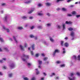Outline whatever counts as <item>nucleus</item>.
<instances>
[{
  "label": "nucleus",
  "mask_w": 80,
  "mask_h": 80,
  "mask_svg": "<svg viewBox=\"0 0 80 80\" xmlns=\"http://www.w3.org/2000/svg\"><path fill=\"white\" fill-rule=\"evenodd\" d=\"M74 35H75V33L73 32H72L71 34V36L72 37H74Z\"/></svg>",
  "instance_id": "10"
},
{
  "label": "nucleus",
  "mask_w": 80,
  "mask_h": 80,
  "mask_svg": "<svg viewBox=\"0 0 80 80\" xmlns=\"http://www.w3.org/2000/svg\"><path fill=\"white\" fill-rule=\"evenodd\" d=\"M66 24H72V22L71 21H69V22L66 21Z\"/></svg>",
  "instance_id": "5"
},
{
  "label": "nucleus",
  "mask_w": 80,
  "mask_h": 80,
  "mask_svg": "<svg viewBox=\"0 0 80 80\" xmlns=\"http://www.w3.org/2000/svg\"><path fill=\"white\" fill-rule=\"evenodd\" d=\"M43 75H45V76H46V75H47L46 73L45 72L43 73Z\"/></svg>",
  "instance_id": "54"
},
{
  "label": "nucleus",
  "mask_w": 80,
  "mask_h": 80,
  "mask_svg": "<svg viewBox=\"0 0 80 80\" xmlns=\"http://www.w3.org/2000/svg\"><path fill=\"white\" fill-rule=\"evenodd\" d=\"M38 62L39 65H42V61L39 60L38 61Z\"/></svg>",
  "instance_id": "12"
},
{
  "label": "nucleus",
  "mask_w": 80,
  "mask_h": 80,
  "mask_svg": "<svg viewBox=\"0 0 80 80\" xmlns=\"http://www.w3.org/2000/svg\"><path fill=\"white\" fill-rule=\"evenodd\" d=\"M64 39H65V40H68V37H66L65 38H64Z\"/></svg>",
  "instance_id": "51"
},
{
  "label": "nucleus",
  "mask_w": 80,
  "mask_h": 80,
  "mask_svg": "<svg viewBox=\"0 0 80 80\" xmlns=\"http://www.w3.org/2000/svg\"><path fill=\"white\" fill-rule=\"evenodd\" d=\"M15 65H14V64L13 63L11 64V65H10V67L11 68H13V67H14Z\"/></svg>",
  "instance_id": "6"
},
{
  "label": "nucleus",
  "mask_w": 80,
  "mask_h": 80,
  "mask_svg": "<svg viewBox=\"0 0 80 80\" xmlns=\"http://www.w3.org/2000/svg\"><path fill=\"white\" fill-rule=\"evenodd\" d=\"M65 64H62L61 65V67H65Z\"/></svg>",
  "instance_id": "35"
},
{
  "label": "nucleus",
  "mask_w": 80,
  "mask_h": 80,
  "mask_svg": "<svg viewBox=\"0 0 80 80\" xmlns=\"http://www.w3.org/2000/svg\"><path fill=\"white\" fill-rule=\"evenodd\" d=\"M60 10V9L59 8H58L57 9V10L58 11Z\"/></svg>",
  "instance_id": "55"
},
{
  "label": "nucleus",
  "mask_w": 80,
  "mask_h": 80,
  "mask_svg": "<svg viewBox=\"0 0 80 80\" xmlns=\"http://www.w3.org/2000/svg\"><path fill=\"white\" fill-rule=\"evenodd\" d=\"M60 52V50L58 49H56L55 51L53 53V56H55V54L56 53H59Z\"/></svg>",
  "instance_id": "1"
},
{
  "label": "nucleus",
  "mask_w": 80,
  "mask_h": 80,
  "mask_svg": "<svg viewBox=\"0 0 80 80\" xmlns=\"http://www.w3.org/2000/svg\"><path fill=\"white\" fill-rule=\"evenodd\" d=\"M3 28L4 29V30H6L7 31V32H10V30L8 28H5V26H3Z\"/></svg>",
  "instance_id": "2"
},
{
  "label": "nucleus",
  "mask_w": 80,
  "mask_h": 80,
  "mask_svg": "<svg viewBox=\"0 0 80 80\" xmlns=\"http://www.w3.org/2000/svg\"><path fill=\"white\" fill-rule=\"evenodd\" d=\"M52 75H54V76H55V73H52Z\"/></svg>",
  "instance_id": "61"
},
{
  "label": "nucleus",
  "mask_w": 80,
  "mask_h": 80,
  "mask_svg": "<svg viewBox=\"0 0 80 80\" xmlns=\"http://www.w3.org/2000/svg\"><path fill=\"white\" fill-rule=\"evenodd\" d=\"M6 60V58H2V60Z\"/></svg>",
  "instance_id": "63"
},
{
  "label": "nucleus",
  "mask_w": 80,
  "mask_h": 80,
  "mask_svg": "<svg viewBox=\"0 0 80 80\" xmlns=\"http://www.w3.org/2000/svg\"><path fill=\"white\" fill-rule=\"evenodd\" d=\"M68 17H72V15L71 14H68Z\"/></svg>",
  "instance_id": "33"
},
{
  "label": "nucleus",
  "mask_w": 80,
  "mask_h": 80,
  "mask_svg": "<svg viewBox=\"0 0 80 80\" xmlns=\"http://www.w3.org/2000/svg\"><path fill=\"white\" fill-rule=\"evenodd\" d=\"M62 28H63V30H64V29L65 28V24H63Z\"/></svg>",
  "instance_id": "31"
},
{
  "label": "nucleus",
  "mask_w": 80,
  "mask_h": 80,
  "mask_svg": "<svg viewBox=\"0 0 80 80\" xmlns=\"http://www.w3.org/2000/svg\"><path fill=\"white\" fill-rule=\"evenodd\" d=\"M13 38L14 39V40L16 41V43H17V40L16 39V38H15V37L14 36H13Z\"/></svg>",
  "instance_id": "22"
},
{
  "label": "nucleus",
  "mask_w": 80,
  "mask_h": 80,
  "mask_svg": "<svg viewBox=\"0 0 80 80\" xmlns=\"http://www.w3.org/2000/svg\"><path fill=\"white\" fill-rule=\"evenodd\" d=\"M38 6L39 7H40L42 6V4L41 3H39L38 4Z\"/></svg>",
  "instance_id": "37"
},
{
  "label": "nucleus",
  "mask_w": 80,
  "mask_h": 80,
  "mask_svg": "<svg viewBox=\"0 0 80 80\" xmlns=\"http://www.w3.org/2000/svg\"><path fill=\"white\" fill-rule=\"evenodd\" d=\"M62 10L64 12H66V11H67V9L65 8H62Z\"/></svg>",
  "instance_id": "18"
},
{
  "label": "nucleus",
  "mask_w": 80,
  "mask_h": 80,
  "mask_svg": "<svg viewBox=\"0 0 80 80\" xmlns=\"http://www.w3.org/2000/svg\"><path fill=\"white\" fill-rule=\"evenodd\" d=\"M31 53L32 55H33V51H31Z\"/></svg>",
  "instance_id": "45"
},
{
  "label": "nucleus",
  "mask_w": 80,
  "mask_h": 80,
  "mask_svg": "<svg viewBox=\"0 0 80 80\" xmlns=\"http://www.w3.org/2000/svg\"><path fill=\"white\" fill-rule=\"evenodd\" d=\"M58 28H60V26H58Z\"/></svg>",
  "instance_id": "64"
},
{
  "label": "nucleus",
  "mask_w": 80,
  "mask_h": 80,
  "mask_svg": "<svg viewBox=\"0 0 80 80\" xmlns=\"http://www.w3.org/2000/svg\"><path fill=\"white\" fill-rule=\"evenodd\" d=\"M45 4L47 6H50V5H52V4H51L50 3H49V2H47V3H45Z\"/></svg>",
  "instance_id": "7"
},
{
  "label": "nucleus",
  "mask_w": 80,
  "mask_h": 80,
  "mask_svg": "<svg viewBox=\"0 0 80 80\" xmlns=\"http://www.w3.org/2000/svg\"><path fill=\"white\" fill-rule=\"evenodd\" d=\"M3 68H4V69H6L7 68V67L5 66H3Z\"/></svg>",
  "instance_id": "52"
},
{
  "label": "nucleus",
  "mask_w": 80,
  "mask_h": 80,
  "mask_svg": "<svg viewBox=\"0 0 80 80\" xmlns=\"http://www.w3.org/2000/svg\"><path fill=\"white\" fill-rule=\"evenodd\" d=\"M12 75L13 74H12V73L9 74L8 75V76L9 77H12Z\"/></svg>",
  "instance_id": "23"
},
{
  "label": "nucleus",
  "mask_w": 80,
  "mask_h": 80,
  "mask_svg": "<svg viewBox=\"0 0 80 80\" xmlns=\"http://www.w3.org/2000/svg\"><path fill=\"white\" fill-rule=\"evenodd\" d=\"M31 29L32 30V29H33V28H34V26H32V27H31Z\"/></svg>",
  "instance_id": "46"
},
{
  "label": "nucleus",
  "mask_w": 80,
  "mask_h": 80,
  "mask_svg": "<svg viewBox=\"0 0 80 80\" xmlns=\"http://www.w3.org/2000/svg\"><path fill=\"white\" fill-rule=\"evenodd\" d=\"M35 56L36 57H38V56H39V54H36L35 55Z\"/></svg>",
  "instance_id": "39"
},
{
  "label": "nucleus",
  "mask_w": 80,
  "mask_h": 80,
  "mask_svg": "<svg viewBox=\"0 0 80 80\" xmlns=\"http://www.w3.org/2000/svg\"><path fill=\"white\" fill-rule=\"evenodd\" d=\"M4 50H6L7 52H8V49L7 48H4Z\"/></svg>",
  "instance_id": "28"
},
{
  "label": "nucleus",
  "mask_w": 80,
  "mask_h": 80,
  "mask_svg": "<svg viewBox=\"0 0 80 80\" xmlns=\"http://www.w3.org/2000/svg\"><path fill=\"white\" fill-rule=\"evenodd\" d=\"M29 18L30 19H33V17H29Z\"/></svg>",
  "instance_id": "60"
},
{
  "label": "nucleus",
  "mask_w": 80,
  "mask_h": 80,
  "mask_svg": "<svg viewBox=\"0 0 80 80\" xmlns=\"http://www.w3.org/2000/svg\"><path fill=\"white\" fill-rule=\"evenodd\" d=\"M59 77H57L56 78H55V79H56V80H57V79H59Z\"/></svg>",
  "instance_id": "48"
},
{
  "label": "nucleus",
  "mask_w": 80,
  "mask_h": 80,
  "mask_svg": "<svg viewBox=\"0 0 80 80\" xmlns=\"http://www.w3.org/2000/svg\"><path fill=\"white\" fill-rule=\"evenodd\" d=\"M43 15V13H38V15H40V16H41V15Z\"/></svg>",
  "instance_id": "29"
},
{
  "label": "nucleus",
  "mask_w": 80,
  "mask_h": 80,
  "mask_svg": "<svg viewBox=\"0 0 80 80\" xmlns=\"http://www.w3.org/2000/svg\"><path fill=\"white\" fill-rule=\"evenodd\" d=\"M42 56H43V57H45V55L43 53L41 54Z\"/></svg>",
  "instance_id": "57"
},
{
  "label": "nucleus",
  "mask_w": 80,
  "mask_h": 80,
  "mask_svg": "<svg viewBox=\"0 0 80 80\" xmlns=\"http://www.w3.org/2000/svg\"><path fill=\"white\" fill-rule=\"evenodd\" d=\"M64 43V41H61V44L62 46H63V43Z\"/></svg>",
  "instance_id": "19"
},
{
  "label": "nucleus",
  "mask_w": 80,
  "mask_h": 80,
  "mask_svg": "<svg viewBox=\"0 0 80 80\" xmlns=\"http://www.w3.org/2000/svg\"><path fill=\"white\" fill-rule=\"evenodd\" d=\"M20 47L21 48V50L24 51V49H23V47L22 46V45H20Z\"/></svg>",
  "instance_id": "9"
},
{
  "label": "nucleus",
  "mask_w": 80,
  "mask_h": 80,
  "mask_svg": "<svg viewBox=\"0 0 80 80\" xmlns=\"http://www.w3.org/2000/svg\"><path fill=\"white\" fill-rule=\"evenodd\" d=\"M0 75H3V74L2 73V72H0Z\"/></svg>",
  "instance_id": "59"
},
{
  "label": "nucleus",
  "mask_w": 80,
  "mask_h": 80,
  "mask_svg": "<svg viewBox=\"0 0 80 80\" xmlns=\"http://www.w3.org/2000/svg\"><path fill=\"white\" fill-rule=\"evenodd\" d=\"M68 79L70 80H75V77H73L72 79L70 77H69Z\"/></svg>",
  "instance_id": "14"
},
{
  "label": "nucleus",
  "mask_w": 80,
  "mask_h": 80,
  "mask_svg": "<svg viewBox=\"0 0 80 80\" xmlns=\"http://www.w3.org/2000/svg\"><path fill=\"white\" fill-rule=\"evenodd\" d=\"M65 0H57L56 1V3H58L60 2H62V1H64Z\"/></svg>",
  "instance_id": "15"
},
{
  "label": "nucleus",
  "mask_w": 80,
  "mask_h": 80,
  "mask_svg": "<svg viewBox=\"0 0 80 80\" xmlns=\"http://www.w3.org/2000/svg\"><path fill=\"white\" fill-rule=\"evenodd\" d=\"M27 44L26 43L25 44V45H24V47H27Z\"/></svg>",
  "instance_id": "56"
},
{
  "label": "nucleus",
  "mask_w": 80,
  "mask_h": 80,
  "mask_svg": "<svg viewBox=\"0 0 80 80\" xmlns=\"http://www.w3.org/2000/svg\"><path fill=\"white\" fill-rule=\"evenodd\" d=\"M61 63V62L60 61H58L56 62V63L58 64H59V63Z\"/></svg>",
  "instance_id": "26"
},
{
  "label": "nucleus",
  "mask_w": 80,
  "mask_h": 80,
  "mask_svg": "<svg viewBox=\"0 0 80 80\" xmlns=\"http://www.w3.org/2000/svg\"><path fill=\"white\" fill-rule=\"evenodd\" d=\"M76 74L78 75V76H80V73L79 72H77Z\"/></svg>",
  "instance_id": "36"
},
{
  "label": "nucleus",
  "mask_w": 80,
  "mask_h": 80,
  "mask_svg": "<svg viewBox=\"0 0 80 80\" xmlns=\"http://www.w3.org/2000/svg\"><path fill=\"white\" fill-rule=\"evenodd\" d=\"M64 45L65 47H68V43L67 42H65L64 44Z\"/></svg>",
  "instance_id": "13"
},
{
  "label": "nucleus",
  "mask_w": 80,
  "mask_h": 80,
  "mask_svg": "<svg viewBox=\"0 0 80 80\" xmlns=\"http://www.w3.org/2000/svg\"><path fill=\"white\" fill-rule=\"evenodd\" d=\"M22 19H26L27 18V17L24 16L22 17Z\"/></svg>",
  "instance_id": "25"
},
{
  "label": "nucleus",
  "mask_w": 80,
  "mask_h": 80,
  "mask_svg": "<svg viewBox=\"0 0 80 80\" xmlns=\"http://www.w3.org/2000/svg\"><path fill=\"white\" fill-rule=\"evenodd\" d=\"M28 66H31V64H30V63H28Z\"/></svg>",
  "instance_id": "43"
},
{
  "label": "nucleus",
  "mask_w": 80,
  "mask_h": 80,
  "mask_svg": "<svg viewBox=\"0 0 80 80\" xmlns=\"http://www.w3.org/2000/svg\"><path fill=\"white\" fill-rule=\"evenodd\" d=\"M32 48L33 50H35V48H34V47H35V44H33L32 45Z\"/></svg>",
  "instance_id": "20"
},
{
  "label": "nucleus",
  "mask_w": 80,
  "mask_h": 80,
  "mask_svg": "<svg viewBox=\"0 0 80 80\" xmlns=\"http://www.w3.org/2000/svg\"><path fill=\"white\" fill-rule=\"evenodd\" d=\"M23 57H25V58H29V56L28 55V56L25 55L24 54H23Z\"/></svg>",
  "instance_id": "4"
},
{
  "label": "nucleus",
  "mask_w": 80,
  "mask_h": 80,
  "mask_svg": "<svg viewBox=\"0 0 80 80\" xmlns=\"http://www.w3.org/2000/svg\"><path fill=\"white\" fill-rule=\"evenodd\" d=\"M76 17H77V18H78V17H80V15H76Z\"/></svg>",
  "instance_id": "44"
},
{
  "label": "nucleus",
  "mask_w": 80,
  "mask_h": 80,
  "mask_svg": "<svg viewBox=\"0 0 80 80\" xmlns=\"http://www.w3.org/2000/svg\"><path fill=\"white\" fill-rule=\"evenodd\" d=\"M3 60H0V63H2Z\"/></svg>",
  "instance_id": "62"
},
{
  "label": "nucleus",
  "mask_w": 80,
  "mask_h": 80,
  "mask_svg": "<svg viewBox=\"0 0 80 80\" xmlns=\"http://www.w3.org/2000/svg\"><path fill=\"white\" fill-rule=\"evenodd\" d=\"M5 21H7V17L6 16V17H5Z\"/></svg>",
  "instance_id": "41"
},
{
  "label": "nucleus",
  "mask_w": 80,
  "mask_h": 80,
  "mask_svg": "<svg viewBox=\"0 0 80 80\" xmlns=\"http://www.w3.org/2000/svg\"><path fill=\"white\" fill-rule=\"evenodd\" d=\"M50 40L51 41V42H54V40H53V39L52 38H50Z\"/></svg>",
  "instance_id": "24"
},
{
  "label": "nucleus",
  "mask_w": 80,
  "mask_h": 80,
  "mask_svg": "<svg viewBox=\"0 0 80 80\" xmlns=\"http://www.w3.org/2000/svg\"><path fill=\"white\" fill-rule=\"evenodd\" d=\"M70 75H71V77H72V76H73V75H74V73H71Z\"/></svg>",
  "instance_id": "42"
},
{
  "label": "nucleus",
  "mask_w": 80,
  "mask_h": 80,
  "mask_svg": "<svg viewBox=\"0 0 80 80\" xmlns=\"http://www.w3.org/2000/svg\"><path fill=\"white\" fill-rule=\"evenodd\" d=\"M31 2H32V1H31V0H30L28 1L25 2V3H26V4H30Z\"/></svg>",
  "instance_id": "3"
},
{
  "label": "nucleus",
  "mask_w": 80,
  "mask_h": 80,
  "mask_svg": "<svg viewBox=\"0 0 80 80\" xmlns=\"http://www.w3.org/2000/svg\"><path fill=\"white\" fill-rule=\"evenodd\" d=\"M6 4H5V3H3L2 4V6H4V5H5Z\"/></svg>",
  "instance_id": "47"
},
{
  "label": "nucleus",
  "mask_w": 80,
  "mask_h": 80,
  "mask_svg": "<svg viewBox=\"0 0 80 80\" xmlns=\"http://www.w3.org/2000/svg\"><path fill=\"white\" fill-rule=\"evenodd\" d=\"M71 13L72 14V15H75V14H76L77 13V12L75 11H73Z\"/></svg>",
  "instance_id": "17"
},
{
  "label": "nucleus",
  "mask_w": 80,
  "mask_h": 80,
  "mask_svg": "<svg viewBox=\"0 0 80 80\" xmlns=\"http://www.w3.org/2000/svg\"><path fill=\"white\" fill-rule=\"evenodd\" d=\"M63 50H64L63 52H62V53L64 54V53H65L66 51H65V48H63L62 49Z\"/></svg>",
  "instance_id": "16"
},
{
  "label": "nucleus",
  "mask_w": 80,
  "mask_h": 80,
  "mask_svg": "<svg viewBox=\"0 0 80 80\" xmlns=\"http://www.w3.org/2000/svg\"><path fill=\"white\" fill-rule=\"evenodd\" d=\"M32 80H35V78H33L32 79Z\"/></svg>",
  "instance_id": "49"
},
{
  "label": "nucleus",
  "mask_w": 80,
  "mask_h": 80,
  "mask_svg": "<svg viewBox=\"0 0 80 80\" xmlns=\"http://www.w3.org/2000/svg\"><path fill=\"white\" fill-rule=\"evenodd\" d=\"M24 80H28V79L27 77L24 78Z\"/></svg>",
  "instance_id": "32"
},
{
  "label": "nucleus",
  "mask_w": 80,
  "mask_h": 80,
  "mask_svg": "<svg viewBox=\"0 0 80 80\" xmlns=\"http://www.w3.org/2000/svg\"><path fill=\"white\" fill-rule=\"evenodd\" d=\"M30 37H31V38H34V36H33L32 35H30Z\"/></svg>",
  "instance_id": "34"
},
{
  "label": "nucleus",
  "mask_w": 80,
  "mask_h": 80,
  "mask_svg": "<svg viewBox=\"0 0 80 80\" xmlns=\"http://www.w3.org/2000/svg\"><path fill=\"white\" fill-rule=\"evenodd\" d=\"M0 40H1V41L2 42H3V38H0Z\"/></svg>",
  "instance_id": "30"
},
{
  "label": "nucleus",
  "mask_w": 80,
  "mask_h": 80,
  "mask_svg": "<svg viewBox=\"0 0 80 80\" xmlns=\"http://www.w3.org/2000/svg\"><path fill=\"white\" fill-rule=\"evenodd\" d=\"M18 29H19V30H22V29H23V27H19L18 28Z\"/></svg>",
  "instance_id": "27"
},
{
  "label": "nucleus",
  "mask_w": 80,
  "mask_h": 80,
  "mask_svg": "<svg viewBox=\"0 0 80 80\" xmlns=\"http://www.w3.org/2000/svg\"><path fill=\"white\" fill-rule=\"evenodd\" d=\"M73 57L75 59H76L77 58L76 57V56H74Z\"/></svg>",
  "instance_id": "53"
},
{
  "label": "nucleus",
  "mask_w": 80,
  "mask_h": 80,
  "mask_svg": "<svg viewBox=\"0 0 80 80\" xmlns=\"http://www.w3.org/2000/svg\"><path fill=\"white\" fill-rule=\"evenodd\" d=\"M68 30H69V31H72L73 30V28H68Z\"/></svg>",
  "instance_id": "11"
},
{
  "label": "nucleus",
  "mask_w": 80,
  "mask_h": 80,
  "mask_svg": "<svg viewBox=\"0 0 80 80\" xmlns=\"http://www.w3.org/2000/svg\"><path fill=\"white\" fill-rule=\"evenodd\" d=\"M36 73L37 75H38V74H39V73H40V72H39V71H37L36 72Z\"/></svg>",
  "instance_id": "38"
},
{
  "label": "nucleus",
  "mask_w": 80,
  "mask_h": 80,
  "mask_svg": "<svg viewBox=\"0 0 80 80\" xmlns=\"http://www.w3.org/2000/svg\"><path fill=\"white\" fill-rule=\"evenodd\" d=\"M78 60H80V56L78 55Z\"/></svg>",
  "instance_id": "40"
},
{
  "label": "nucleus",
  "mask_w": 80,
  "mask_h": 80,
  "mask_svg": "<svg viewBox=\"0 0 80 80\" xmlns=\"http://www.w3.org/2000/svg\"><path fill=\"white\" fill-rule=\"evenodd\" d=\"M48 27H49V26H50V24H47Z\"/></svg>",
  "instance_id": "58"
},
{
  "label": "nucleus",
  "mask_w": 80,
  "mask_h": 80,
  "mask_svg": "<svg viewBox=\"0 0 80 80\" xmlns=\"http://www.w3.org/2000/svg\"><path fill=\"white\" fill-rule=\"evenodd\" d=\"M47 59H48V58H47V57H46L43 58V60L44 61H46Z\"/></svg>",
  "instance_id": "21"
},
{
  "label": "nucleus",
  "mask_w": 80,
  "mask_h": 80,
  "mask_svg": "<svg viewBox=\"0 0 80 80\" xmlns=\"http://www.w3.org/2000/svg\"><path fill=\"white\" fill-rule=\"evenodd\" d=\"M34 9H35V8H33V10H31V11L28 12V13H29V14H30V13H32V12H33Z\"/></svg>",
  "instance_id": "8"
},
{
  "label": "nucleus",
  "mask_w": 80,
  "mask_h": 80,
  "mask_svg": "<svg viewBox=\"0 0 80 80\" xmlns=\"http://www.w3.org/2000/svg\"><path fill=\"white\" fill-rule=\"evenodd\" d=\"M47 15H48V16H50V13H47Z\"/></svg>",
  "instance_id": "50"
}]
</instances>
